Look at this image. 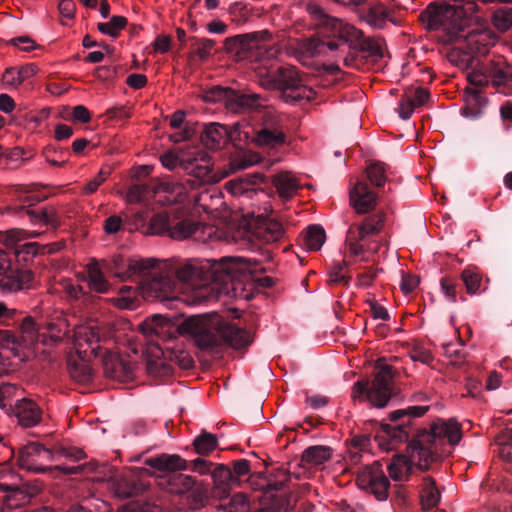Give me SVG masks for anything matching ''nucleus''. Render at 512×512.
Wrapping results in <instances>:
<instances>
[{
    "label": "nucleus",
    "instance_id": "f704fd0d",
    "mask_svg": "<svg viewBox=\"0 0 512 512\" xmlns=\"http://www.w3.org/2000/svg\"><path fill=\"white\" fill-rule=\"evenodd\" d=\"M325 239L326 234L322 226L310 225L303 237V245L311 251H318L324 244Z\"/></svg>",
    "mask_w": 512,
    "mask_h": 512
},
{
    "label": "nucleus",
    "instance_id": "4d7b16f0",
    "mask_svg": "<svg viewBox=\"0 0 512 512\" xmlns=\"http://www.w3.org/2000/svg\"><path fill=\"white\" fill-rule=\"evenodd\" d=\"M440 286L446 298L450 302L455 303L457 301L458 288L460 286L457 280L448 276L443 277L440 280Z\"/></svg>",
    "mask_w": 512,
    "mask_h": 512
},
{
    "label": "nucleus",
    "instance_id": "1a4fd4ad",
    "mask_svg": "<svg viewBox=\"0 0 512 512\" xmlns=\"http://www.w3.org/2000/svg\"><path fill=\"white\" fill-rule=\"evenodd\" d=\"M290 480L286 470L278 469L262 485L261 507L254 512H289L291 510L290 496L285 487Z\"/></svg>",
    "mask_w": 512,
    "mask_h": 512
},
{
    "label": "nucleus",
    "instance_id": "bb28decb",
    "mask_svg": "<svg viewBox=\"0 0 512 512\" xmlns=\"http://www.w3.org/2000/svg\"><path fill=\"white\" fill-rule=\"evenodd\" d=\"M37 72L38 67L33 63L25 64L20 67H8L3 72L2 81L4 84L18 87Z\"/></svg>",
    "mask_w": 512,
    "mask_h": 512
},
{
    "label": "nucleus",
    "instance_id": "680f3d73",
    "mask_svg": "<svg viewBox=\"0 0 512 512\" xmlns=\"http://www.w3.org/2000/svg\"><path fill=\"white\" fill-rule=\"evenodd\" d=\"M23 346L19 337L9 330H0V347L2 348H16Z\"/></svg>",
    "mask_w": 512,
    "mask_h": 512
},
{
    "label": "nucleus",
    "instance_id": "e2e57ef3",
    "mask_svg": "<svg viewBox=\"0 0 512 512\" xmlns=\"http://www.w3.org/2000/svg\"><path fill=\"white\" fill-rule=\"evenodd\" d=\"M147 193H149V187L146 184L137 183L129 188L127 197L130 202H140Z\"/></svg>",
    "mask_w": 512,
    "mask_h": 512
},
{
    "label": "nucleus",
    "instance_id": "6e6d98bb",
    "mask_svg": "<svg viewBox=\"0 0 512 512\" xmlns=\"http://www.w3.org/2000/svg\"><path fill=\"white\" fill-rule=\"evenodd\" d=\"M151 218L148 209H141L133 214L132 225L135 229L141 230L144 234L152 235L148 229Z\"/></svg>",
    "mask_w": 512,
    "mask_h": 512
},
{
    "label": "nucleus",
    "instance_id": "0e129e2a",
    "mask_svg": "<svg viewBox=\"0 0 512 512\" xmlns=\"http://www.w3.org/2000/svg\"><path fill=\"white\" fill-rule=\"evenodd\" d=\"M190 469L193 471V472H197L201 475H204V474H210L211 475V472H212V466H213V463L211 461H208L202 457H198L194 460H192L190 462Z\"/></svg>",
    "mask_w": 512,
    "mask_h": 512
},
{
    "label": "nucleus",
    "instance_id": "cd10ccee",
    "mask_svg": "<svg viewBox=\"0 0 512 512\" xmlns=\"http://www.w3.org/2000/svg\"><path fill=\"white\" fill-rule=\"evenodd\" d=\"M494 443L498 447L499 457L511 463L507 470L512 473V420H509L506 427L495 436Z\"/></svg>",
    "mask_w": 512,
    "mask_h": 512
},
{
    "label": "nucleus",
    "instance_id": "7ed1b4c3",
    "mask_svg": "<svg viewBox=\"0 0 512 512\" xmlns=\"http://www.w3.org/2000/svg\"><path fill=\"white\" fill-rule=\"evenodd\" d=\"M138 329L160 349L158 340L166 342L178 335L189 336L197 347L209 352H219L225 347L243 350L253 341L248 330L217 314L194 315L180 323L156 314L141 322Z\"/></svg>",
    "mask_w": 512,
    "mask_h": 512
},
{
    "label": "nucleus",
    "instance_id": "a211bd4d",
    "mask_svg": "<svg viewBox=\"0 0 512 512\" xmlns=\"http://www.w3.org/2000/svg\"><path fill=\"white\" fill-rule=\"evenodd\" d=\"M376 194L369 188L368 184L359 181L350 191V202L358 214H365L376 206Z\"/></svg>",
    "mask_w": 512,
    "mask_h": 512
},
{
    "label": "nucleus",
    "instance_id": "49530a36",
    "mask_svg": "<svg viewBox=\"0 0 512 512\" xmlns=\"http://www.w3.org/2000/svg\"><path fill=\"white\" fill-rule=\"evenodd\" d=\"M461 280L465 285L466 292L475 295L480 292L481 276L474 269L466 268L461 272Z\"/></svg>",
    "mask_w": 512,
    "mask_h": 512
},
{
    "label": "nucleus",
    "instance_id": "13d9d810",
    "mask_svg": "<svg viewBox=\"0 0 512 512\" xmlns=\"http://www.w3.org/2000/svg\"><path fill=\"white\" fill-rule=\"evenodd\" d=\"M167 357L175 362L181 369H190L194 365L193 358L183 350H171Z\"/></svg>",
    "mask_w": 512,
    "mask_h": 512
},
{
    "label": "nucleus",
    "instance_id": "20e7f679",
    "mask_svg": "<svg viewBox=\"0 0 512 512\" xmlns=\"http://www.w3.org/2000/svg\"><path fill=\"white\" fill-rule=\"evenodd\" d=\"M309 11L317 26V32L303 40L302 49L309 56L325 55L327 51L333 52L348 44L349 54L344 57L346 66L355 65L357 56L372 62H378L383 58V39L365 37L361 30L327 15L317 5H310Z\"/></svg>",
    "mask_w": 512,
    "mask_h": 512
},
{
    "label": "nucleus",
    "instance_id": "f3484780",
    "mask_svg": "<svg viewBox=\"0 0 512 512\" xmlns=\"http://www.w3.org/2000/svg\"><path fill=\"white\" fill-rule=\"evenodd\" d=\"M224 46L227 53L237 61L253 57V50L258 47L257 33H248L226 38Z\"/></svg>",
    "mask_w": 512,
    "mask_h": 512
},
{
    "label": "nucleus",
    "instance_id": "6ab92c4d",
    "mask_svg": "<svg viewBox=\"0 0 512 512\" xmlns=\"http://www.w3.org/2000/svg\"><path fill=\"white\" fill-rule=\"evenodd\" d=\"M103 369L106 377L125 382L132 378L131 366L118 354L106 352L103 357Z\"/></svg>",
    "mask_w": 512,
    "mask_h": 512
},
{
    "label": "nucleus",
    "instance_id": "8fccbe9b",
    "mask_svg": "<svg viewBox=\"0 0 512 512\" xmlns=\"http://www.w3.org/2000/svg\"><path fill=\"white\" fill-rule=\"evenodd\" d=\"M127 24V19L123 16H113L107 23H99L97 25L98 30L107 34L111 37H117L119 31L123 29Z\"/></svg>",
    "mask_w": 512,
    "mask_h": 512
},
{
    "label": "nucleus",
    "instance_id": "9d476101",
    "mask_svg": "<svg viewBox=\"0 0 512 512\" xmlns=\"http://www.w3.org/2000/svg\"><path fill=\"white\" fill-rule=\"evenodd\" d=\"M33 275L29 270L20 269L13 262V255L0 249V288L5 292H16L29 288Z\"/></svg>",
    "mask_w": 512,
    "mask_h": 512
},
{
    "label": "nucleus",
    "instance_id": "338daca9",
    "mask_svg": "<svg viewBox=\"0 0 512 512\" xmlns=\"http://www.w3.org/2000/svg\"><path fill=\"white\" fill-rule=\"evenodd\" d=\"M415 107V103L411 100L410 97L402 98L399 102V116L403 120H408L411 117Z\"/></svg>",
    "mask_w": 512,
    "mask_h": 512
},
{
    "label": "nucleus",
    "instance_id": "a18cd8bd",
    "mask_svg": "<svg viewBox=\"0 0 512 512\" xmlns=\"http://www.w3.org/2000/svg\"><path fill=\"white\" fill-rule=\"evenodd\" d=\"M117 512H160V508L147 500L138 499L119 506Z\"/></svg>",
    "mask_w": 512,
    "mask_h": 512
},
{
    "label": "nucleus",
    "instance_id": "c03bdc74",
    "mask_svg": "<svg viewBox=\"0 0 512 512\" xmlns=\"http://www.w3.org/2000/svg\"><path fill=\"white\" fill-rule=\"evenodd\" d=\"M495 27L501 31L508 30L512 25V6H501L492 12Z\"/></svg>",
    "mask_w": 512,
    "mask_h": 512
},
{
    "label": "nucleus",
    "instance_id": "a19ab883",
    "mask_svg": "<svg viewBox=\"0 0 512 512\" xmlns=\"http://www.w3.org/2000/svg\"><path fill=\"white\" fill-rule=\"evenodd\" d=\"M366 176L372 185L382 187L387 181L386 164L379 161L371 162L366 167Z\"/></svg>",
    "mask_w": 512,
    "mask_h": 512
},
{
    "label": "nucleus",
    "instance_id": "603ef678",
    "mask_svg": "<svg viewBox=\"0 0 512 512\" xmlns=\"http://www.w3.org/2000/svg\"><path fill=\"white\" fill-rule=\"evenodd\" d=\"M184 186L180 183L174 182L169 178H163L158 181L157 185L153 187V192L157 193L159 191L173 194L175 196H180L184 193Z\"/></svg>",
    "mask_w": 512,
    "mask_h": 512
},
{
    "label": "nucleus",
    "instance_id": "774afa93",
    "mask_svg": "<svg viewBox=\"0 0 512 512\" xmlns=\"http://www.w3.org/2000/svg\"><path fill=\"white\" fill-rule=\"evenodd\" d=\"M247 510V497L238 493L230 500L229 512H246Z\"/></svg>",
    "mask_w": 512,
    "mask_h": 512
},
{
    "label": "nucleus",
    "instance_id": "69168bd1",
    "mask_svg": "<svg viewBox=\"0 0 512 512\" xmlns=\"http://www.w3.org/2000/svg\"><path fill=\"white\" fill-rule=\"evenodd\" d=\"M109 174H110L109 169H107V170L101 169L99 171V173L91 181H89L87 183V185L85 186L86 193L87 194L94 193L97 190V188L107 179Z\"/></svg>",
    "mask_w": 512,
    "mask_h": 512
},
{
    "label": "nucleus",
    "instance_id": "393cba45",
    "mask_svg": "<svg viewBox=\"0 0 512 512\" xmlns=\"http://www.w3.org/2000/svg\"><path fill=\"white\" fill-rule=\"evenodd\" d=\"M0 490L8 492L10 499L17 501L18 504L28 503L33 497L41 492V486L38 483L25 482L20 485L0 484Z\"/></svg>",
    "mask_w": 512,
    "mask_h": 512
},
{
    "label": "nucleus",
    "instance_id": "5701e85b",
    "mask_svg": "<svg viewBox=\"0 0 512 512\" xmlns=\"http://www.w3.org/2000/svg\"><path fill=\"white\" fill-rule=\"evenodd\" d=\"M261 106L259 95L242 93L233 89L226 104V108L236 114L257 110Z\"/></svg>",
    "mask_w": 512,
    "mask_h": 512
},
{
    "label": "nucleus",
    "instance_id": "dca6fc26",
    "mask_svg": "<svg viewBox=\"0 0 512 512\" xmlns=\"http://www.w3.org/2000/svg\"><path fill=\"white\" fill-rule=\"evenodd\" d=\"M255 141L260 146L272 148L283 145L286 142V134L281 120L271 113H266L262 127L256 132Z\"/></svg>",
    "mask_w": 512,
    "mask_h": 512
},
{
    "label": "nucleus",
    "instance_id": "f03ea898",
    "mask_svg": "<svg viewBox=\"0 0 512 512\" xmlns=\"http://www.w3.org/2000/svg\"><path fill=\"white\" fill-rule=\"evenodd\" d=\"M429 406L413 405L389 413L390 423H381L375 434L379 446L391 450L396 445L409 440L406 455H397L389 464L388 472L395 481H407L413 466L428 470L430 465L441 460L462 439V428L454 419H436L429 428L414 433V419L422 417L429 411Z\"/></svg>",
    "mask_w": 512,
    "mask_h": 512
},
{
    "label": "nucleus",
    "instance_id": "9b49d317",
    "mask_svg": "<svg viewBox=\"0 0 512 512\" xmlns=\"http://www.w3.org/2000/svg\"><path fill=\"white\" fill-rule=\"evenodd\" d=\"M385 219V213L379 211L366 217L361 224H352L349 227L346 244L352 256H358L364 252V247L360 244V241L365 240L370 235L378 234L384 226Z\"/></svg>",
    "mask_w": 512,
    "mask_h": 512
},
{
    "label": "nucleus",
    "instance_id": "5fc2aeb1",
    "mask_svg": "<svg viewBox=\"0 0 512 512\" xmlns=\"http://www.w3.org/2000/svg\"><path fill=\"white\" fill-rule=\"evenodd\" d=\"M53 454V460H58L60 457H65L73 461H79L85 457L84 451L75 447L56 446L53 448Z\"/></svg>",
    "mask_w": 512,
    "mask_h": 512
},
{
    "label": "nucleus",
    "instance_id": "2eb2a0df",
    "mask_svg": "<svg viewBox=\"0 0 512 512\" xmlns=\"http://www.w3.org/2000/svg\"><path fill=\"white\" fill-rule=\"evenodd\" d=\"M74 345L77 353L90 360L99 355L101 334L97 326H80L74 334Z\"/></svg>",
    "mask_w": 512,
    "mask_h": 512
},
{
    "label": "nucleus",
    "instance_id": "864d4df0",
    "mask_svg": "<svg viewBox=\"0 0 512 512\" xmlns=\"http://www.w3.org/2000/svg\"><path fill=\"white\" fill-rule=\"evenodd\" d=\"M21 316V311L16 308H10L4 302H0V325L14 326Z\"/></svg>",
    "mask_w": 512,
    "mask_h": 512
},
{
    "label": "nucleus",
    "instance_id": "423d86ee",
    "mask_svg": "<svg viewBox=\"0 0 512 512\" xmlns=\"http://www.w3.org/2000/svg\"><path fill=\"white\" fill-rule=\"evenodd\" d=\"M144 463L155 470L159 486L171 493L183 494L195 485V479L189 475L179 473L188 469V461L176 454H161L147 458Z\"/></svg>",
    "mask_w": 512,
    "mask_h": 512
},
{
    "label": "nucleus",
    "instance_id": "b1692460",
    "mask_svg": "<svg viewBox=\"0 0 512 512\" xmlns=\"http://www.w3.org/2000/svg\"><path fill=\"white\" fill-rule=\"evenodd\" d=\"M211 477L215 485L214 494L220 498L229 496V490L237 485V477L231 468L224 464L217 465L211 472Z\"/></svg>",
    "mask_w": 512,
    "mask_h": 512
},
{
    "label": "nucleus",
    "instance_id": "e433bc0d",
    "mask_svg": "<svg viewBox=\"0 0 512 512\" xmlns=\"http://www.w3.org/2000/svg\"><path fill=\"white\" fill-rule=\"evenodd\" d=\"M45 455L47 458L53 460L54 454L53 450L45 448L43 445L35 442H30L27 445L23 446L19 450V462L21 466H28V459L32 456H41Z\"/></svg>",
    "mask_w": 512,
    "mask_h": 512
},
{
    "label": "nucleus",
    "instance_id": "c9c22d12",
    "mask_svg": "<svg viewBox=\"0 0 512 512\" xmlns=\"http://www.w3.org/2000/svg\"><path fill=\"white\" fill-rule=\"evenodd\" d=\"M192 445L197 454L205 456L209 455L217 448L218 439L216 435L203 430L198 436L195 437Z\"/></svg>",
    "mask_w": 512,
    "mask_h": 512
},
{
    "label": "nucleus",
    "instance_id": "3c124183",
    "mask_svg": "<svg viewBox=\"0 0 512 512\" xmlns=\"http://www.w3.org/2000/svg\"><path fill=\"white\" fill-rule=\"evenodd\" d=\"M232 92L231 88H223L220 86H214L203 93V100L205 102H224L225 105L228 102L230 97V93Z\"/></svg>",
    "mask_w": 512,
    "mask_h": 512
},
{
    "label": "nucleus",
    "instance_id": "4be33fe9",
    "mask_svg": "<svg viewBox=\"0 0 512 512\" xmlns=\"http://www.w3.org/2000/svg\"><path fill=\"white\" fill-rule=\"evenodd\" d=\"M14 326H18L21 331L20 339L23 343V347H30L38 341H42L43 344H48L45 333H40L41 326L35 322L33 317L23 316L22 311L21 316H19Z\"/></svg>",
    "mask_w": 512,
    "mask_h": 512
},
{
    "label": "nucleus",
    "instance_id": "0eeeda50",
    "mask_svg": "<svg viewBox=\"0 0 512 512\" xmlns=\"http://www.w3.org/2000/svg\"><path fill=\"white\" fill-rule=\"evenodd\" d=\"M200 223L195 221L184 207H172L152 216L151 234L166 235L175 240L191 237L199 229Z\"/></svg>",
    "mask_w": 512,
    "mask_h": 512
},
{
    "label": "nucleus",
    "instance_id": "4468645a",
    "mask_svg": "<svg viewBox=\"0 0 512 512\" xmlns=\"http://www.w3.org/2000/svg\"><path fill=\"white\" fill-rule=\"evenodd\" d=\"M200 139L202 144L211 150L222 148L228 141L235 142L241 140L240 125L236 123L231 129L219 123H210L204 125Z\"/></svg>",
    "mask_w": 512,
    "mask_h": 512
},
{
    "label": "nucleus",
    "instance_id": "39448f33",
    "mask_svg": "<svg viewBox=\"0 0 512 512\" xmlns=\"http://www.w3.org/2000/svg\"><path fill=\"white\" fill-rule=\"evenodd\" d=\"M260 85L267 90H277L280 99L290 105H303L316 97L315 90L305 84L301 72L292 65H271L258 75Z\"/></svg>",
    "mask_w": 512,
    "mask_h": 512
},
{
    "label": "nucleus",
    "instance_id": "37998d69",
    "mask_svg": "<svg viewBox=\"0 0 512 512\" xmlns=\"http://www.w3.org/2000/svg\"><path fill=\"white\" fill-rule=\"evenodd\" d=\"M260 233L264 241L275 242L284 235V228L280 222L268 219L263 223Z\"/></svg>",
    "mask_w": 512,
    "mask_h": 512
},
{
    "label": "nucleus",
    "instance_id": "f257e3e1",
    "mask_svg": "<svg viewBox=\"0 0 512 512\" xmlns=\"http://www.w3.org/2000/svg\"><path fill=\"white\" fill-rule=\"evenodd\" d=\"M107 272L121 281L135 283V288L123 286L121 292L134 289L147 301L170 304L177 300L178 285L191 291L192 302L200 304L215 301L221 295L239 296L247 284L270 288L272 277H256L258 263L242 257H223L220 260L190 259L171 263L168 261L129 258L118 255L104 262Z\"/></svg>",
    "mask_w": 512,
    "mask_h": 512
},
{
    "label": "nucleus",
    "instance_id": "2f4dec72",
    "mask_svg": "<svg viewBox=\"0 0 512 512\" xmlns=\"http://www.w3.org/2000/svg\"><path fill=\"white\" fill-rule=\"evenodd\" d=\"M440 492L436 487L435 480L431 477L423 479L421 489V504L423 509L429 510L435 508L440 501Z\"/></svg>",
    "mask_w": 512,
    "mask_h": 512
},
{
    "label": "nucleus",
    "instance_id": "ea45409f",
    "mask_svg": "<svg viewBox=\"0 0 512 512\" xmlns=\"http://www.w3.org/2000/svg\"><path fill=\"white\" fill-rule=\"evenodd\" d=\"M41 253V246L36 242H26L22 244H17L13 255V260L16 259L17 262L28 263L31 261L36 255Z\"/></svg>",
    "mask_w": 512,
    "mask_h": 512
},
{
    "label": "nucleus",
    "instance_id": "473e14b6",
    "mask_svg": "<svg viewBox=\"0 0 512 512\" xmlns=\"http://www.w3.org/2000/svg\"><path fill=\"white\" fill-rule=\"evenodd\" d=\"M466 106L462 109L466 117L476 118L480 116L482 107L486 103V98L481 91L477 89L466 90Z\"/></svg>",
    "mask_w": 512,
    "mask_h": 512
},
{
    "label": "nucleus",
    "instance_id": "412c9836",
    "mask_svg": "<svg viewBox=\"0 0 512 512\" xmlns=\"http://www.w3.org/2000/svg\"><path fill=\"white\" fill-rule=\"evenodd\" d=\"M14 412L19 424L25 428L38 425L42 419L41 408L31 399L23 398L18 400Z\"/></svg>",
    "mask_w": 512,
    "mask_h": 512
},
{
    "label": "nucleus",
    "instance_id": "4c0bfd02",
    "mask_svg": "<svg viewBox=\"0 0 512 512\" xmlns=\"http://www.w3.org/2000/svg\"><path fill=\"white\" fill-rule=\"evenodd\" d=\"M68 371L71 379L79 384H88L93 379L91 367L84 362H70Z\"/></svg>",
    "mask_w": 512,
    "mask_h": 512
},
{
    "label": "nucleus",
    "instance_id": "79ce46f5",
    "mask_svg": "<svg viewBox=\"0 0 512 512\" xmlns=\"http://www.w3.org/2000/svg\"><path fill=\"white\" fill-rule=\"evenodd\" d=\"M46 330L49 333V336H46L47 345H56L60 343L63 337L67 333V323L65 320H59L57 322L51 321L46 323Z\"/></svg>",
    "mask_w": 512,
    "mask_h": 512
},
{
    "label": "nucleus",
    "instance_id": "72a5a7b5",
    "mask_svg": "<svg viewBox=\"0 0 512 512\" xmlns=\"http://www.w3.org/2000/svg\"><path fill=\"white\" fill-rule=\"evenodd\" d=\"M366 22L374 28H383L387 20L393 21L390 11L381 3L372 4L366 15Z\"/></svg>",
    "mask_w": 512,
    "mask_h": 512
},
{
    "label": "nucleus",
    "instance_id": "052dcab7",
    "mask_svg": "<svg viewBox=\"0 0 512 512\" xmlns=\"http://www.w3.org/2000/svg\"><path fill=\"white\" fill-rule=\"evenodd\" d=\"M226 188L234 196L246 195L247 197H250L254 193V190L249 189L247 187V183L242 179L227 182Z\"/></svg>",
    "mask_w": 512,
    "mask_h": 512
},
{
    "label": "nucleus",
    "instance_id": "ddd939ff",
    "mask_svg": "<svg viewBox=\"0 0 512 512\" xmlns=\"http://www.w3.org/2000/svg\"><path fill=\"white\" fill-rule=\"evenodd\" d=\"M45 198L46 196L26 195L20 198V201L23 203L22 205L11 207L10 209L15 213H25L33 224H43L57 228L60 225V219L53 207L31 208Z\"/></svg>",
    "mask_w": 512,
    "mask_h": 512
},
{
    "label": "nucleus",
    "instance_id": "c85d7f7f",
    "mask_svg": "<svg viewBox=\"0 0 512 512\" xmlns=\"http://www.w3.org/2000/svg\"><path fill=\"white\" fill-rule=\"evenodd\" d=\"M279 196L284 199H290L300 188L297 178L289 172H282L273 178Z\"/></svg>",
    "mask_w": 512,
    "mask_h": 512
},
{
    "label": "nucleus",
    "instance_id": "de8ad7c7",
    "mask_svg": "<svg viewBox=\"0 0 512 512\" xmlns=\"http://www.w3.org/2000/svg\"><path fill=\"white\" fill-rule=\"evenodd\" d=\"M462 346V342L457 344L444 343L442 345L444 355L450 359V363L454 366H460L465 362L467 354Z\"/></svg>",
    "mask_w": 512,
    "mask_h": 512
},
{
    "label": "nucleus",
    "instance_id": "a878e982",
    "mask_svg": "<svg viewBox=\"0 0 512 512\" xmlns=\"http://www.w3.org/2000/svg\"><path fill=\"white\" fill-rule=\"evenodd\" d=\"M109 488L113 494L120 498L126 499L138 494L141 490L140 485L132 476L117 475L109 480Z\"/></svg>",
    "mask_w": 512,
    "mask_h": 512
},
{
    "label": "nucleus",
    "instance_id": "7c9ffc66",
    "mask_svg": "<svg viewBox=\"0 0 512 512\" xmlns=\"http://www.w3.org/2000/svg\"><path fill=\"white\" fill-rule=\"evenodd\" d=\"M88 284L92 291L105 294L111 288L99 264L94 261L88 265Z\"/></svg>",
    "mask_w": 512,
    "mask_h": 512
},
{
    "label": "nucleus",
    "instance_id": "aec40b11",
    "mask_svg": "<svg viewBox=\"0 0 512 512\" xmlns=\"http://www.w3.org/2000/svg\"><path fill=\"white\" fill-rule=\"evenodd\" d=\"M202 161L204 162L203 164L199 163L196 159L181 163V169L193 177L192 180H188L192 188L218 181L216 176L212 173L209 161H205L204 159H202Z\"/></svg>",
    "mask_w": 512,
    "mask_h": 512
},
{
    "label": "nucleus",
    "instance_id": "6e6552de",
    "mask_svg": "<svg viewBox=\"0 0 512 512\" xmlns=\"http://www.w3.org/2000/svg\"><path fill=\"white\" fill-rule=\"evenodd\" d=\"M376 369L377 372L371 382L366 380L353 384L352 396L354 399H366L373 406L383 408L396 394L393 383L394 373L392 366L387 364H377Z\"/></svg>",
    "mask_w": 512,
    "mask_h": 512
},
{
    "label": "nucleus",
    "instance_id": "09e8293b",
    "mask_svg": "<svg viewBox=\"0 0 512 512\" xmlns=\"http://www.w3.org/2000/svg\"><path fill=\"white\" fill-rule=\"evenodd\" d=\"M192 49L195 55L201 60H206L212 55V51L216 45V42L212 39L207 38H191Z\"/></svg>",
    "mask_w": 512,
    "mask_h": 512
},
{
    "label": "nucleus",
    "instance_id": "58836bf2",
    "mask_svg": "<svg viewBox=\"0 0 512 512\" xmlns=\"http://www.w3.org/2000/svg\"><path fill=\"white\" fill-rule=\"evenodd\" d=\"M348 264L345 261L342 262H334L331 266L328 274V284L329 285H343L348 286L351 276L348 273L347 270Z\"/></svg>",
    "mask_w": 512,
    "mask_h": 512
},
{
    "label": "nucleus",
    "instance_id": "f8f14e48",
    "mask_svg": "<svg viewBox=\"0 0 512 512\" xmlns=\"http://www.w3.org/2000/svg\"><path fill=\"white\" fill-rule=\"evenodd\" d=\"M357 483L362 489H370L379 501H384L388 497L390 482L379 461L362 467L357 475Z\"/></svg>",
    "mask_w": 512,
    "mask_h": 512
},
{
    "label": "nucleus",
    "instance_id": "bf43d9fd",
    "mask_svg": "<svg viewBox=\"0 0 512 512\" xmlns=\"http://www.w3.org/2000/svg\"><path fill=\"white\" fill-rule=\"evenodd\" d=\"M146 370L155 376H166L172 373V367L161 360H148Z\"/></svg>",
    "mask_w": 512,
    "mask_h": 512
},
{
    "label": "nucleus",
    "instance_id": "c756f323",
    "mask_svg": "<svg viewBox=\"0 0 512 512\" xmlns=\"http://www.w3.org/2000/svg\"><path fill=\"white\" fill-rule=\"evenodd\" d=\"M331 454L332 449L329 446H310L303 451L301 461L310 466H318L328 461Z\"/></svg>",
    "mask_w": 512,
    "mask_h": 512
}]
</instances>
